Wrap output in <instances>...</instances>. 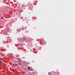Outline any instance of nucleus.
I'll return each mask as SVG.
<instances>
[{
    "label": "nucleus",
    "mask_w": 75,
    "mask_h": 75,
    "mask_svg": "<svg viewBox=\"0 0 75 75\" xmlns=\"http://www.w3.org/2000/svg\"><path fill=\"white\" fill-rule=\"evenodd\" d=\"M3 63L2 62H1V61L0 62V65H3Z\"/></svg>",
    "instance_id": "1"
},
{
    "label": "nucleus",
    "mask_w": 75,
    "mask_h": 75,
    "mask_svg": "<svg viewBox=\"0 0 75 75\" xmlns=\"http://www.w3.org/2000/svg\"><path fill=\"white\" fill-rule=\"evenodd\" d=\"M30 67H28V69H29V70H30V71H31V70L30 69Z\"/></svg>",
    "instance_id": "2"
},
{
    "label": "nucleus",
    "mask_w": 75,
    "mask_h": 75,
    "mask_svg": "<svg viewBox=\"0 0 75 75\" xmlns=\"http://www.w3.org/2000/svg\"><path fill=\"white\" fill-rule=\"evenodd\" d=\"M19 62H21V60L20 61H19Z\"/></svg>",
    "instance_id": "3"
},
{
    "label": "nucleus",
    "mask_w": 75,
    "mask_h": 75,
    "mask_svg": "<svg viewBox=\"0 0 75 75\" xmlns=\"http://www.w3.org/2000/svg\"><path fill=\"white\" fill-rule=\"evenodd\" d=\"M49 74H50V72H49Z\"/></svg>",
    "instance_id": "4"
},
{
    "label": "nucleus",
    "mask_w": 75,
    "mask_h": 75,
    "mask_svg": "<svg viewBox=\"0 0 75 75\" xmlns=\"http://www.w3.org/2000/svg\"><path fill=\"white\" fill-rule=\"evenodd\" d=\"M19 64H20V63H19Z\"/></svg>",
    "instance_id": "5"
},
{
    "label": "nucleus",
    "mask_w": 75,
    "mask_h": 75,
    "mask_svg": "<svg viewBox=\"0 0 75 75\" xmlns=\"http://www.w3.org/2000/svg\"><path fill=\"white\" fill-rule=\"evenodd\" d=\"M31 71H33V70H31Z\"/></svg>",
    "instance_id": "6"
},
{
    "label": "nucleus",
    "mask_w": 75,
    "mask_h": 75,
    "mask_svg": "<svg viewBox=\"0 0 75 75\" xmlns=\"http://www.w3.org/2000/svg\"><path fill=\"white\" fill-rule=\"evenodd\" d=\"M24 39H25V38H24Z\"/></svg>",
    "instance_id": "7"
}]
</instances>
